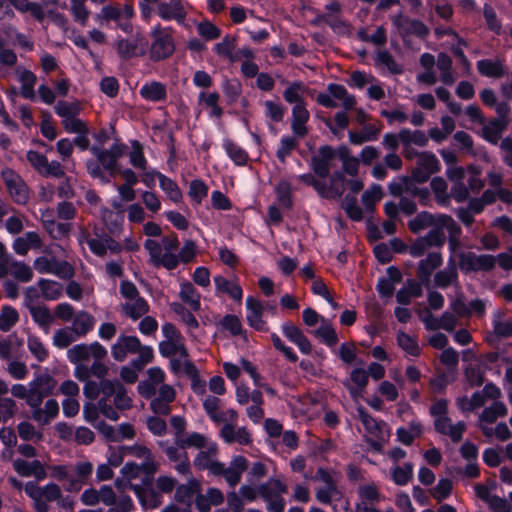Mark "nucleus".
<instances>
[{"label": "nucleus", "instance_id": "obj_6", "mask_svg": "<svg viewBox=\"0 0 512 512\" xmlns=\"http://www.w3.org/2000/svg\"><path fill=\"white\" fill-rule=\"evenodd\" d=\"M299 179L305 184L313 186L318 195L326 199H340L345 190V176L340 171L330 177L329 183L316 179L312 174H302Z\"/></svg>", "mask_w": 512, "mask_h": 512}, {"label": "nucleus", "instance_id": "obj_61", "mask_svg": "<svg viewBox=\"0 0 512 512\" xmlns=\"http://www.w3.org/2000/svg\"><path fill=\"white\" fill-rule=\"evenodd\" d=\"M30 313L33 320L42 328L48 329L52 323L53 316L45 306H31Z\"/></svg>", "mask_w": 512, "mask_h": 512}, {"label": "nucleus", "instance_id": "obj_49", "mask_svg": "<svg viewBox=\"0 0 512 512\" xmlns=\"http://www.w3.org/2000/svg\"><path fill=\"white\" fill-rule=\"evenodd\" d=\"M421 433L422 426L417 421H412L409 423L408 427H400L396 431L398 440L404 445L412 444L413 440L420 436Z\"/></svg>", "mask_w": 512, "mask_h": 512}, {"label": "nucleus", "instance_id": "obj_27", "mask_svg": "<svg viewBox=\"0 0 512 512\" xmlns=\"http://www.w3.org/2000/svg\"><path fill=\"white\" fill-rule=\"evenodd\" d=\"M310 114L306 105H297L292 107L291 111V129L295 137L302 138L307 134L306 123Z\"/></svg>", "mask_w": 512, "mask_h": 512}, {"label": "nucleus", "instance_id": "obj_42", "mask_svg": "<svg viewBox=\"0 0 512 512\" xmlns=\"http://www.w3.org/2000/svg\"><path fill=\"white\" fill-rule=\"evenodd\" d=\"M184 446L195 447L198 449H206L209 453L216 454L217 444L209 437L201 433H191L182 441Z\"/></svg>", "mask_w": 512, "mask_h": 512}, {"label": "nucleus", "instance_id": "obj_47", "mask_svg": "<svg viewBox=\"0 0 512 512\" xmlns=\"http://www.w3.org/2000/svg\"><path fill=\"white\" fill-rule=\"evenodd\" d=\"M94 318L87 312L78 313L72 322L71 328L81 338L93 329Z\"/></svg>", "mask_w": 512, "mask_h": 512}, {"label": "nucleus", "instance_id": "obj_43", "mask_svg": "<svg viewBox=\"0 0 512 512\" xmlns=\"http://www.w3.org/2000/svg\"><path fill=\"white\" fill-rule=\"evenodd\" d=\"M16 74L19 82L21 83V95L25 98L34 97V85L36 83V76L28 69L18 67Z\"/></svg>", "mask_w": 512, "mask_h": 512}, {"label": "nucleus", "instance_id": "obj_32", "mask_svg": "<svg viewBox=\"0 0 512 512\" xmlns=\"http://www.w3.org/2000/svg\"><path fill=\"white\" fill-rule=\"evenodd\" d=\"M32 417L40 425H46L52 421L59 413V404L54 399L45 402L44 407H32Z\"/></svg>", "mask_w": 512, "mask_h": 512}, {"label": "nucleus", "instance_id": "obj_53", "mask_svg": "<svg viewBox=\"0 0 512 512\" xmlns=\"http://www.w3.org/2000/svg\"><path fill=\"white\" fill-rule=\"evenodd\" d=\"M223 148L228 157L239 166L245 165L248 160V154L240 146L232 142L230 139L223 141Z\"/></svg>", "mask_w": 512, "mask_h": 512}, {"label": "nucleus", "instance_id": "obj_13", "mask_svg": "<svg viewBox=\"0 0 512 512\" xmlns=\"http://www.w3.org/2000/svg\"><path fill=\"white\" fill-rule=\"evenodd\" d=\"M495 264L496 258L492 255H477L473 252H463L459 256V267L465 273L489 271Z\"/></svg>", "mask_w": 512, "mask_h": 512}, {"label": "nucleus", "instance_id": "obj_2", "mask_svg": "<svg viewBox=\"0 0 512 512\" xmlns=\"http://www.w3.org/2000/svg\"><path fill=\"white\" fill-rule=\"evenodd\" d=\"M161 330L164 339L159 343V352L164 357H178L177 361H171L172 369L176 371L180 364L188 363V351L184 338L180 331L171 323L163 324Z\"/></svg>", "mask_w": 512, "mask_h": 512}, {"label": "nucleus", "instance_id": "obj_55", "mask_svg": "<svg viewBox=\"0 0 512 512\" xmlns=\"http://www.w3.org/2000/svg\"><path fill=\"white\" fill-rule=\"evenodd\" d=\"M9 274L21 282H28L33 277L32 269L24 262L17 261L12 257Z\"/></svg>", "mask_w": 512, "mask_h": 512}, {"label": "nucleus", "instance_id": "obj_36", "mask_svg": "<svg viewBox=\"0 0 512 512\" xmlns=\"http://www.w3.org/2000/svg\"><path fill=\"white\" fill-rule=\"evenodd\" d=\"M368 383V373L363 368H354L349 376V380L345 383L353 398H357Z\"/></svg>", "mask_w": 512, "mask_h": 512}, {"label": "nucleus", "instance_id": "obj_51", "mask_svg": "<svg viewBox=\"0 0 512 512\" xmlns=\"http://www.w3.org/2000/svg\"><path fill=\"white\" fill-rule=\"evenodd\" d=\"M159 186L166 197L172 202L179 203L182 200L181 190L171 178L165 175H159Z\"/></svg>", "mask_w": 512, "mask_h": 512}, {"label": "nucleus", "instance_id": "obj_34", "mask_svg": "<svg viewBox=\"0 0 512 512\" xmlns=\"http://www.w3.org/2000/svg\"><path fill=\"white\" fill-rule=\"evenodd\" d=\"M42 241L38 233L30 231L17 237L13 242V249L18 255H26L30 249H39Z\"/></svg>", "mask_w": 512, "mask_h": 512}, {"label": "nucleus", "instance_id": "obj_26", "mask_svg": "<svg viewBox=\"0 0 512 512\" xmlns=\"http://www.w3.org/2000/svg\"><path fill=\"white\" fill-rule=\"evenodd\" d=\"M435 429L443 434L449 436L454 442H457L461 439L462 434L466 428L464 422L459 421L456 424H452L450 418L445 415L441 418H436L434 420Z\"/></svg>", "mask_w": 512, "mask_h": 512}, {"label": "nucleus", "instance_id": "obj_18", "mask_svg": "<svg viewBox=\"0 0 512 512\" xmlns=\"http://www.w3.org/2000/svg\"><path fill=\"white\" fill-rule=\"evenodd\" d=\"M246 309V320L248 324L258 331H265L266 322L263 319L265 306L263 303L252 296H248L246 298Z\"/></svg>", "mask_w": 512, "mask_h": 512}, {"label": "nucleus", "instance_id": "obj_17", "mask_svg": "<svg viewBox=\"0 0 512 512\" xmlns=\"http://www.w3.org/2000/svg\"><path fill=\"white\" fill-rule=\"evenodd\" d=\"M140 348V340L136 336L121 335L111 347L112 357L119 362L124 361L129 354H135Z\"/></svg>", "mask_w": 512, "mask_h": 512}, {"label": "nucleus", "instance_id": "obj_35", "mask_svg": "<svg viewBox=\"0 0 512 512\" xmlns=\"http://www.w3.org/2000/svg\"><path fill=\"white\" fill-rule=\"evenodd\" d=\"M246 469L247 460L243 456H235L231 460L230 465L225 468L223 476L231 487H235Z\"/></svg>", "mask_w": 512, "mask_h": 512}, {"label": "nucleus", "instance_id": "obj_16", "mask_svg": "<svg viewBox=\"0 0 512 512\" xmlns=\"http://www.w3.org/2000/svg\"><path fill=\"white\" fill-rule=\"evenodd\" d=\"M100 389L106 397L114 395V403L118 409L123 410L131 406V398L128 396L126 389L118 381L103 380L100 383Z\"/></svg>", "mask_w": 512, "mask_h": 512}, {"label": "nucleus", "instance_id": "obj_15", "mask_svg": "<svg viewBox=\"0 0 512 512\" xmlns=\"http://www.w3.org/2000/svg\"><path fill=\"white\" fill-rule=\"evenodd\" d=\"M237 421L222 422L219 435L227 444L237 443L247 446L252 443V435L245 426H236Z\"/></svg>", "mask_w": 512, "mask_h": 512}, {"label": "nucleus", "instance_id": "obj_19", "mask_svg": "<svg viewBox=\"0 0 512 512\" xmlns=\"http://www.w3.org/2000/svg\"><path fill=\"white\" fill-rule=\"evenodd\" d=\"M13 467L20 476L34 477L37 481H42L47 476L45 465L39 460L29 462L23 459H16L13 462Z\"/></svg>", "mask_w": 512, "mask_h": 512}, {"label": "nucleus", "instance_id": "obj_54", "mask_svg": "<svg viewBox=\"0 0 512 512\" xmlns=\"http://www.w3.org/2000/svg\"><path fill=\"white\" fill-rule=\"evenodd\" d=\"M328 91L334 99H338L342 102V106L346 110H350L354 107L356 100L354 96L348 94L344 86L338 84H329Z\"/></svg>", "mask_w": 512, "mask_h": 512}, {"label": "nucleus", "instance_id": "obj_24", "mask_svg": "<svg viewBox=\"0 0 512 512\" xmlns=\"http://www.w3.org/2000/svg\"><path fill=\"white\" fill-rule=\"evenodd\" d=\"M283 335L292 343H294L301 353L309 354L311 352V343L304 333L294 324L290 322L283 323L281 326Z\"/></svg>", "mask_w": 512, "mask_h": 512}, {"label": "nucleus", "instance_id": "obj_12", "mask_svg": "<svg viewBox=\"0 0 512 512\" xmlns=\"http://www.w3.org/2000/svg\"><path fill=\"white\" fill-rule=\"evenodd\" d=\"M29 164L41 175L45 177L60 178L64 176V169L60 162H49L47 157L37 151L29 150L26 154Z\"/></svg>", "mask_w": 512, "mask_h": 512}, {"label": "nucleus", "instance_id": "obj_44", "mask_svg": "<svg viewBox=\"0 0 512 512\" xmlns=\"http://www.w3.org/2000/svg\"><path fill=\"white\" fill-rule=\"evenodd\" d=\"M139 93L145 100L157 102L166 98V87L160 82L152 81L145 83Z\"/></svg>", "mask_w": 512, "mask_h": 512}, {"label": "nucleus", "instance_id": "obj_45", "mask_svg": "<svg viewBox=\"0 0 512 512\" xmlns=\"http://www.w3.org/2000/svg\"><path fill=\"white\" fill-rule=\"evenodd\" d=\"M312 334L321 339V341L329 347L334 346L338 342V336L335 329L326 319H321L320 326L313 330Z\"/></svg>", "mask_w": 512, "mask_h": 512}, {"label": "nucleus", "instance_id": "obj_33", "mask_svg": "<svg viewBox=\"0 0 512 512\" xmlns=\"http://www.w3.org/2000/svg\"><path fill=\"white\" fill-rule=\"evenodd\" d=\"M90 151L97 157L98 162L111 174L114 173L116 168L117 159L121 155V150L118 146H113L109 150H102L96 146L91 147Z\"/></svg>", "mask_w": 512, "mask_h": 512}, {"label": "nucleus", "instance_id": "obj_11", "mask_svg": "<svg viewBox=\"0 0 512 512\" xmlns=\"http://www.w3.org/2000/svg\"><path fill=\"white\" fill-rule=\"evenodd\" d=\"M154 41L151 45L150 56L153 60H162L169 57L174 51V42L171 34L160 27L155 26L152 29Z\"/></svg>", "mask_w": 512, "mask_h": 512}, {"label": "nucleus", "instance_id": "obj_14", "mask_svg": "<svg viewBox=\"0 0 512 512\" xmlns=\"http://www.w3.org/2000/svg\"><path fill=\"white\" fill-rule=\"evenodd\" d=\"M34 268L42 274H53L60 278L72 277L73 268L66 261H59L56 258L38 257L34 261Z\"/></svg>", "mask_w": 512, "mask_h": 512}, {"label": "nucleus", "instance_id": "obj_4", "mask_svg": "<svg viewBox=\"0 0 512 512\" xmlns=\"http://www.w3.org/2000/svg\"><path fill=\"white\" fill-rule=\"evenodd\" d=\"M151 262L156 266H163L168 270L175 269L179 263L177 255L179 242L176 237H164L161 243L148 239L145 241Z\"/></svg>", "mask_w": 512, "mask_h": 512}, {"label": "nucleus", "instance_id": "obj_62", "mask_svg": "<svg viewBox=\"0 0 512 512\" xmlns=\"http://www.w3.org/2000/svg\"><path fill=\"white\" fill-rule=\"evenodd\" d=\"M379 130L374 126H366L359 133L349 132V140L351 143L361 145L364 142L376 140Z\"/></svg>", "mask_w": 512, "mask_h": 512}, {"label": "nucleus", "instance_id": "obj_21", "mask_svg": "<svg viewBox=\"0 0 512 512\" xmlns=\"http://www.w3.org/2000/svg\"><path fill=\"white\" fill-rule=\"evenodd\" d=\"M357 414L366 430L378 440L385 441L390 436V429L386 423L376 421L368 415L362 407L357 408Z\"/></svg>", "mask_w": 512, "mask_h": 512}, {"label": "nucleus", "instance_id": "obj_39", "mask_svg": "<svg viewBox=\"0 0 512 512\" xmlns=\"http://www.w3.org/2000/svg\"><path fill=\"white\" fill-rule=\"evenodd\" d=\"M457 279V268L453 257H450L447 267L437 272L434 276L435 285L440 288H446L449 285L456 284Z\"/></svg>", "mask_w": 512, "mask_h": 512}, {"label": "nucleus", "instance_id": "obj_46", "mask_svg": "<svg viewBox=\"0 0 512 512\" xmlns=\"http://www.w3.org/2000/svg\"><path fill=\"white\" fill-rule=\"evenodd\" d=\"M388 273L389 277L380 279L377 284V290L383 297L392 296L395 285L400 281V274L398 270L389 268Z\"/></svg>", "mask_w": 512, "mask_h": 512}, {"label": "nucleus", "instance_id": "obj_48", "mask_svg": "<svg viewBox=\"0 0 512 512\" xmlns=\"http://www.w3.org/2000/svg\"><path fill=\"white\" fill-rule=\"evenodd\" d=\"M93 465L88 461H81L75 465V472L77 474L78 480H73L67 487L69 491H78L81 488V485L86 481V479L92 474Z\"/></svg>", "mask_w": 512, "mask_h": 512}, {"label": "nucleus", "instance_id": "obj_23", "mask_svg": "<svg viewBox=\"0 0 512 512\" xmlns=\"http://www.w3.org/2000/svg\"><path fill=\"white\" fill-rule=\"evenodd\" d=\"M148 378L138 384V391L140 395L146 398H151L157 386L162 384L165 379L164 371L159 367H152L147 371Z\"/></svg>", "mask_w": 512, "mask_h": 512}, {"label": "nucleus", "instance_id": "obj_7", "mask_svg": "<svg viewBox=\"0 0 512 512\" xmlns=\"http://www.w3.org/2000/svg\"><path fill=\"white\" fill-rule=\"evenodd\" d=\"M25 493L32 499L36 512H46L48 502L54 501L61 496V489L54 483H48L39 487L35 482L29 481L24 486Z\"/></svg>", "mask_w": 512, "mask_h": 512}, {"label": "nucleus", "instance_id": "obj_3", "mask_svg": "<svg viewBox=\"0 0 512 512\" xmlns=\"http://www.w3.org/2000/svg\"><path fill=\"white\" fill-rule=\"evenodd\" d=\"M141 473H145L142 464L127 462L122 467L121 477L116 479L115 486L119 492H124L126 489L133 490L144 508H156L161 503L159 497L151 493L152 499L148 500L144 489L139 485L132 484V481L138 479Z\"/></svg>", "mask_w": 512, "mask_h": 512}, {"label": "nucleus", "instance_id": "obj_5", "mask_svg": "<svg viewBox=\"0 0 512 512\" xmlns=\"http://www.w3.org/2000/svg\"><path fill=\"white\" fill-rule=\"evenodd\" d=\"M434 224L446 226L447 232L450 234L449 246L452 252H454L458 242L454 239L460 232V228L456 222L447 215L434 216L428 212H421L414 218L409 220L408 226L414 233L431 228Z\"/></svg>", "mask_w": 512, "mask_h": 512}, {"label": "nucleus", "instance_id": "obj_29", "mask_svg": "<svg viewBox=\"0 0 512 512\" xmlns=\"http://www.w3.org/2000/svg\"><path fill=\"white\" fill-rule=\"evenodd\" d=\"M157 13L163 20H184L185 6L182 0H170L169 3H159Z\"/></svg>", "mask_w": 512, "mask_h": 512}, {"label": "nucleus", "instance_id": "obj_41", "mask_svg": "<svg viewBox=\"0 0 512 512\" xmlns=\"http://www.w3.org/2000/svg\"><path fill=\"white\" fill-rule=\"evenodd\" d=\"M287 486L279 479L271 478L259 486V494L265 500H270L286 493Z\"/></svg>", "mask_w": 512, "mask_h": 512}, {"label": "nucleus", "instance_id": "obj_58", "mask_svg": "<svg viewBox=\"0 0 512 512\" xmlns=\"http://www.w3.org/2000/svg\"><path fill=\"white\" fill-rule=\"evenodd\" d=\"M42 296L47 300H56L62 294V285L53 280L41 279L38 282Z\"/></svg>", "mask_w": 512, "mask_h": 512}, {"label": "nucleus", "instance_id": "obj_1", "mask_svg": "<svg viewBox=\"0 0 512 512\" xmlns=\"http://www.w3.org/2000/svg\"><path fill=\"white\" fill-rule=\"evenodd\" d=\"M439 170L440 163L436 156L431 152H421L417 156V166L412 171L411 179L390 184V192L393 195H401L405 190L411 191L414 195L426 197L428 194L427 191L412 189V182L424 183L428 180L431 174L438 172Z\"/></svg>", "mask_w": 512, "mask_h": 512}, {"label": "nucleus", "instance_id": "obj_22", "mask_svg": "<svg viewBox=\"0 0 512 512\" xmlns=\"http://www.w3.org/2000/svg\"><path fill=\"white\" fill-rule=\"evenodd\" d=\"M175 399V390L171 385L162 384L158 389V396L151 401V409L156 414L167 415L170 412L169 404Z\"/></svg>", "mask_w": 512, "mask_h": 512}, {"label": "nucleus", "instance_id": "obj_9", "mask_svg": "<svg viewBox=\"0 0 512 512\" xmlns=\"http://www.w3.org/2000/svg\"><path fill=\"white\" fill-rule=\"evenodd\" d=\"M106 356V348L98 342L76 344L67 351V358L73 364L88 362L91 359H104Z\"/></svg>", "mask_w": 512, "mask_h": 512}, {"label": "nucleus", "instance_id": "obj_38", "mask_svg": "<svg viewBox=\"0 0 512 512\" xmlns=\"http://www.w3.org/2000/svg\"><path fill=\"white\" fill-rule=\"evenodd\" d=\"M124 315L132 320H138L149 311V305L147 301L141 297L124 301L121 304Z\"/></svg>", "mask_w": 512, "mask_h": 512}, {"label": "nucleus", "instance_id": "obj_28", "mask_svg": "<svg viewBox=\"0 0 512 512\" xmlns=\"http://www.w3.org/2000/svg\"><path fill=\"white\" fill-rule=\"evenodd\" d=\"M393 23L402 36L415 34L416 36L423 37L428 33L427 27L422 22L410 20L402 15L395 16Z\"/></svg>", "mask_w": 512, "mask_h": 512}, {"label": "nucleus", "instance_id": "obj_52", "mask_svg": "<svg viewBox=\"0 0 512 512\" xmlns=\"http://www.w3.org/2000/svg\"><path fill=\"white\" fill-rule=\"evenodd\" d=\"M8 190L10 195L19 204H24L29 198V190L27 185L19 175H15V182L9 181Z\"/></svg>", "mask_w": 512, "mask_h": 512}, {"label": "nucleus", "instance_id": "obj_64", "mask_svg": "<svg viewBox=\"0 0 512 512\" xmlns=\"http://www.w3.org/2000/svg\"><path fill=\"white\" fill-rule=\"evenodd\" d=\"M413 475V465L405 463L403 466H395L391 471V478L397 485H406Z\"/></svg>", "mask_w": 512, "mask_h": 512}, {"label": "nucleus", "instance_id": "obj_56", "mask_svg": "<svg viewBox=\"0 0 512 512\" xmlns=\"http://www.w3.org/2000/svg\"><path fill=\"white\" fill-rule=\"evenodd\" d=\"M264 106V116L272 123H279L283 120L285 114V108L282 104L272 101L266 100L263 103Z\"/></svg>", "mask_w": 512, "mask_h": 512}, {"label": "nucleus", "instance_id": "obj_60", "mask_svg": "<svg viewBox=\"0 0 512 512\" xmlns=\"http://www.w3.org/2000/svg\"><path fill=\"white\" fill-rule=\"evenodd\" d=\"M506 413H507L506 406L500 401H495L490 407L485 408L483 410L482 414L480 415V421L492 423L498 417H502V416L506 415Z\"/></svg>", "mask_w": 512, "mask_h": 512}, {"label": "nucleus", "instance_id": "obj_30", "mask_svg": "<svg viewBox=\"0 0 512 512\" xmlns=\"http://www.w3.org/2000/svg\"><path fill=\"white\" fill-rule=\"evenodd\" d=\"M213 280L217 294H227L233 300L241 302L243 291L237 281L228 280L221 275L215 276Z\"/></svg>", "mask_w": 512, "mask_h": 512}, {"label": "nucleus", "instance_id": "obj_63", "mask_svg": "<svg viewBox=\"0 0 512 512\" xmlns=\"http://www.w3.org/2000/svg\"><path fill=\"white\" fill-rule=\"evenodd\" d=\"M477 68L482 75L487 77H501L504 73L502 64L498 61L480 60L477 63Z\"/></svg>", "mask_w": 512, "mask_h": 512}, {"label": "nucleus", "instance_id": "obj_37", "mask_svg": "<svg viewBox=\"0 0 512 512\" xmlns=\"http://www.w3.org/2000/svg\"><path fill=\"white\" fill-rule=\"evenodd\" d=\"M493 331L498 337L507 338L512 336V318L500 309L492 313Z\"/></svg>", "mask_w": 512, "mask_h": 512}, {"label": "nucleus", "instance_id": "obj_10", "mask_svg": "<svg viewBox=\"0 0 512 512\" xmlns=\"http://www.w3.org/2000/svg\"><path fill=\"white\" fill-rule=\"evenodd\" d=\"M202 406L209 419L215 424L238 420V412L235 409L221 410V400L215 395H205L202 398Z\"/></svg>", "mask_w": 512, "mask_h": 512}, {"label": "nucleus", "instance_id": "obj_20", "mask_svg": "<svg viewBox=\"0 0 512 512\" xmlns=\"http://www.w3.org/2000/svg\"><path fill=\"white\" fill-rule=\"evenodd\" d=\"M283 84H285L283 98L287 103L293 104V106L306 105L305 97L310 90L305 83L302 81H283Z\"/></svg>", "mask_w": 512, "mask_h": 512}, {"label": "nucleus", "instance_id": "obj_59", "mask_svg": "<svg viewBox=\"0 0 512 512\" xmlns=\"http://www.w3.org/2000/svg\"><path fill=\"white\" fill-rule=\"evenodd\" d=\"M397 343L408 355L417 356L420 353V348L416 339L409 334L399 332L397 335Z\"/></svg>", "mask_w": 512, "mask_h": 512}, {"label": "nucleus", "instance_id": "obj_57", "mask_svg": "<svg viewBox=\"0 0 512 512\" xmlns=\"http://www.w3.org/2000/svg\"><path fill=\"white\" fill-rule=\"evenodd\" d=\"M80 337L71 327H65L55 332L53 336V344L58 348H66Z\"/></svg>", "mask_w": 512, "mask_h": 512}, {"label": "nucleus", "instance_id": "obj_40", "mask_svg": "<svg viewBox=\"0 0 512 512\" xmlns=\"http://www.w3.org/2000/svg\"><path fill=\"white\" fill-rule=\"evenodd\" d=\"M179 297L185 304H187L191 308V310H200V294L189 281H182L180 283Z\"/></svg>", "mask_w": 512, "mask_h": 512}, {"label": "nucleus", "instance_id": "obj_8", "mask_svg": "<svg viewBox=\"0 0 512 512\" xmlns=\"http://www.w3.org/2000/svg\"><path fill=\"white\" fill-rule=\"evenodd\" d=\"M55 385V380L48 373L36 375L29 383L28 405L30 407L40 405L45 396L52 394Z\"/></svg>", "mask_w": 512, "mask_h": 512}, {"label": "nucleus", "instance_id": "obj_25", "mask_svg": "<svg viewBox=\"0 0 512 512\" xmlns=\"http://www.w3.org/2000/svg\"><path fill=\"white\" fill-rule=\"evenodd\" d=\"M125 450L126 455H131L143 460L141 464L146 475H152L156 472L158 464L154 460L151 451L147 447L135 444L131 446H125Z\"/></svg>", "mask_w": 512, "mask_h": 512}, {"label": "nucleus", "instance_id": "obj_50", "mask_svg": "<svg viewBox=\"0 0 512 512\" xmlns=\"http://www.w3.org/2000/svg\"><path fill=\"white\" fill-rule=\"evenodd\" d=\"M401 143L403 146H426L428 143V137L423 131L402 129L400 131Z\"/></svg>", "mask_w": 512, "mask_h": 512}, {"label": "nucleus", "instance_id": "obj_31", "mask_svg": "<svg viewBox=\"0 0 512 512\" xmlns=\"http://www.w3.org/2000/svg\"><path fill=\"white\" fill-rule=\"evenodd\" d=\"M443 262L440 253H430L427 257L420 261L418 266V277L422 284L428 285L432 272Z\"/></svg>", "mask_w": 512, "mask_h": 512}]
</instances>
